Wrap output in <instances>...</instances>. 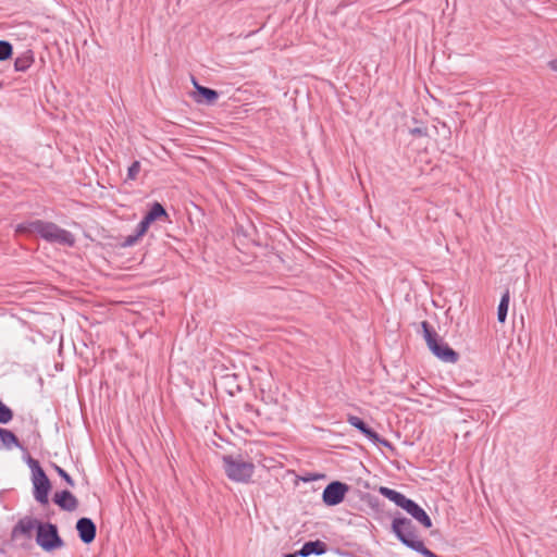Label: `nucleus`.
Here are the masks:
<instances>
[{
  "label": "nucleus",
  "instance_id": "obj_17",
  "mask_svg": "<svg viewBox=\"0 0 557 557\" xmlns=\"http://www.w3.org/2000/svg\"><path fill=\"white\" fill-rule=\"evenodd\" d=\"M34 63V55L32 51H25L15 59L14 69L17 72H25Z\"/></svg>",
  "mask_w": 557,
  "mask_h": 557
},
{
  "label": "nucleus",
  "instance_id": "obj_19",
  "mask_svg": "<svg viewBox=\"0 0 557 557\" xmlns=\"http://www.w3.org/2000/svg\"><path fill=\"white\" fill-rule=\"evenodd\" d=\"M510 301V293L508 289L503 294L498 308H497V320L500 323H504L507 318L508 307Z\"/></svg>",
  "mask_w": 557,
  "mask_h": 557
},
{
  "label": "nucleus",
  "instance_id": "obj_28",
  "mask_svg": "<svg viewBox=\"0 0 557 557\" xmlns=\"http://www.w3.org/2000/svg\"><path fill=\"white\" fill-rule=\"evenodd\" d=\"M411 134H413V135H425L426 132L423 128L416 127V128L411 129Z\"/></svg>",
  "mask_w": 557,
  "mask_h": 557
},
{
  "label": "nucleus",
  "instance_id": "obj_26",
  "mask_svg": "<svg viewBox=\"0 0 557 557\" xmlns=\"http://www.w3.org/2000/svg\"><path fill=\"white\" fill-rule=\"evenodd\" d=\"M140 238V236H137V234H133V235H128L125 237L124 242H123V246L124 247H131L133 245H135L138 239Z\"/></svg>",
  "mask_w": 557,
  "mask_h": 557
},
{
  "label": "nucleus",
  "instance_id": "obj_6",
  "mask_svg": "<svg viewBox=\"0 0 557 557\" xmlns=\"http://www.w3.org/2000/svg\"><path fill=\"white\" fill-rule=\"evenodd\" d=\"M348 491L349 486L346 483L333 481L323 491V503L327 506H336L344 500Z\"/></svg>",
  "mask_w": 557,
  "mask_h": 557
},
{
  "label": "nucleus",
  "instance_id": "obj_29",
  "mask_svg": "<svg viewBox=\"0 0 557 557\" xmlns=\"http://www.w3.org/2000/svg\"><path fill=\"white\" fill-rule=\"evenodd\" d=\"M143 221L146 222L148 225H150L156 220L153 219V216L151 214H149L147 212V214L144 216Z\"/></svg>",
  "mask_w": 557,
  "mask_h": 557
},
{
  "label": "nucleus",
  "instance_id": "obj_4",
  "mask_svg": "<svg viewBox=\"0 0 557 557\" xmlns=\"http://www.w3.org/2000/svg\"><path fill=\"white\" fill-rule=\"evenodd\" d=\"M28 465L33 472L34 498L41 505H47L51 490L50 481L37 460L29 458Z\"/></svg>",
  "mask_w": 557,
  "mask_h": 557
},
{
  "label": "nucleus",
  "instance_id": "obj_18",
  "mask_svg": "<svg viewBox=\"0 0 557 557\" xmlns=\"http://www.w3.org/2000/svg\"><path fill=\"white\" fill-rule=\"evenodd\" d=\"M193 83L197 92L205 98L206 103L211 104L219 98V94L214 89L201 86L195 79Z\"/></svg>",
  "mask_w": 557,
  "mask_h": 557
},
{
  "label": "nucleus",
  "instance_id": "obj_9",
  "mask_svg": "<svg viewBox=\"0 0 557 557\" xmlns=\"http://www.w3.org/2000/svg\"><path fill=\"white\" fill-rule=\"evenodd\" d=\"M430 350L442 361L456 363L459 359V355L448 344L444 343L441 338L433 346L430 347Z\"/></svg>",
  "mask_w": 557,
  "mask_h": 557
},
{
  "label": "nucleus",
  "instance_id": "obj_11",
  "mask_svg": "<svg viewBox=\"0 0 557 557\" xmlns=\"http://www.w3.org/2000/svg\"><path fill=\"white\" fill-rule=\"evenodd\" d=\"M52 499L54 504L65 511H74L78 507L77 498L67 490L54 493Z\"/></svg>",
  "mask_w": 557,
  "mask_h": 557
},
{
  "label": "nucleus",
  "instance_id": "obj_2",
  "mask_svg": "<svg viewBox=\"0 0 557 557\" xmlns=\"http://www.w3.org/2000/svg\"><path fill=\"white\" fill-rule=\"evenodd\" d=\"M392 531L404 545L424 557H441L426 548L424 543L418 539L416 528L410 519L405 517L395 518L392 522Z\"/></svg>",
  "mask_w": 557,
  "mask_h": 557
},
{
  "label": "nucleus",
  "instance_id": "obj_16",
  "mask_svg": "<svg viewBox=\"0 0 557 557\" xmlns=\"http://www.w3.org/2000/svg\"><path fill=\"white\" fill-rule=\"evenodd\" d=\"M13 446H20L16 435L10 430L0 428V447L11 449Z\"/></svg>",
  "mask_w": 557,
  "mask_h": 557
},
{
  "label": "nucleus",
  "instance_id": "obj_14",
  "mask_svg": "<svg viewBox=\"0 0 557 557\" xmlns=\"http://www.w3.org/2000/svg\"><path fill=\"white\" fill-rule=\"evenodd\" d=\"M379 492L381 495H383L384 497H386L387 499H389L391 502H393L395 505L403 509L406 508L410 500L404 494L386 486H381Z\"/></svg>",
  "mask_w": 557,
  "mask_h": 557
},
{
  "label": "nucleus",
  "instance_id": "obj_31",
  "mask_svg": "<svg viewBox=\"0 0 557 557\" xmlns=\"http://www.w3.org/2000/svg\"><path fill=\"white\" fill-rule=\"evenodd\" d=\"M285 557H297V554H296V553H294V554H287V555H285Z\"/></svg>",
  "mask_w": 557,
  "mask_h": 557
},
{
  "label": "nucleus",
  "instance_id": "obj_23",
  "mask_svg": "<svg viewBox=\"0 0 557 557\" xmlns=\"http://www.w3.org/2000/svg\"><path fill=\"white\" fill-rule=\"evenodd\" d=\"M148 213L151 214L154 220L162 218V216H168V213H166L164 207L159 202H154L152 205V207L150 208V210L148 211Z\"/></svg>",
  "mask_w": 557,
  "mask_h": 557
},
{
  "label": "nucleus",
  "instance_id": "obj_15",
  "mask_svg": "<svg viewBox=\"0 0 557 557\" xmlns=\"http://www.w3.org/2000/svg\"><path fill=\"white\" fill-rule=\"evenodd\" d=\"M379 492L381 495H383L384 497H386L387 499H389L391 502H393L395 505L403 509L406 508L410 500L404 494L386 486H381Z\"/></svg>",
  "mask_w": 557,
  "mask_h": 557
},
{
  "label": "nucleus",
  "instance_id": "obj_7",
  "mask_svg": "<svg viewBox=\"0 0 557 557\" xmlns=\"http://www.w3.org/2000/svg\"><path fill=\"white\" fill-rule=\"evenodd\" d=\"M348 423L356 429H358L366 437H368L373 443H380L384 446L389 447L391 444L388 441L381 438L380 435L369 428L363 420H361L357 416H349L347 419Z\"/></svg>",
  "mask_w": 557,
  "mask_h": 557
},
{
  "label": "nucleus",
  "instance_id": "obj_13",
  "mask_svg": "<svg viewBox=\"0 0 557 557\" xmlns=\"http://www.w3.org/2000/svg\"><path fill=\"white\" fill-rule=\"evenodd\" d=\"M326 550H327V545L324 542L317 540V541L306 542L296 554H297V556L308 557L312 554L323 555L326 553Z\"/></svg>",
  "mask_w": 557,
  "mask_h": 557
},
{
  "label": "nucleus",
  "instance_id": "obj_24",
  "mask_svg": "<svg viewBox=\"0 0 557 557\" xmlns=\"http://www.w3.org/2000/svg\"><path fill=\"white\" fill-rule=\"evenodd\" d=\"M53 467L55 472L67 483V485H70L71 487L75 485L71 475L63 468L57 465H54Z\"/></svg>",
  "mask_w": 557,
  "mask_h": 557
},
{
  "label": "nucleus",
  "instance_id": "obj_22",
  "mask_svg": "<svg viewBox=\"0 0 557 557\" xmlns=\"http://www.w3.org/2000/svg\"><path fill=\"white\" fill-rule=\"evenodd\" d=\"M12 55V45L9 41L0 40V61L8 60Z\"/></svg>",
  "mask_w": 557,
  "mask_h": 557
},
{
  "label": "nucleus",
  "instance_id": "obj_12",
  "mask_svg": "<svg viewBox=\"0 0 557 557\" xmlns=\"http://www.w3.org/2000/svg\"><path fill=\"white\" fill-rule=\"evenodd\" d=\"M404 510H406L413 519H416L424 528L430 529L432 527L431 518L428 516L424 509L412 499L409 500L408 505Z\"/></svg>",
  "mask_w": 557,
  "mask_h": 557
},
{
  "label": "nucleus",
  "instance_id": "obj_27",
  "mask_svg": "<svg viewBox=\"0 0 557 557\" xmlns=\"http://www.w3.org/2000/svg\"><path fill=\"white\" fill-rule=\"evenodd\" d=\"M148 228H149V225L141 220L137 225L135 233L137 234V236L143 237L146 234V232L148 231Z\"/></svg>",
  "mask_w": 557,
  "mask_h": 557
},
{
  "label": "nucleus",
  "instance_id": "obj_3",
  "mask_svg": "<svg viewBox=\"0 0 557 557\" xmlns=\"http://www.w3.org/2000/svg\"><path fill=\"white\" fill-rule=\"evenodd\" d=\"M222 461L225 474L230 480L239 483L250 482L255 472L252 462L244 460L240 455H224Z\"/></svg>",
  "mask_w": 557,
  "mask_h": 557
},
{
  "label": "nucleus",
  "instance_id": "obj_5",
  "mask_svg": "<svg viewBox=\"0 0 557 557\" xmlns=\"http://www.w3.org/2000/svg\"><path fill=\"white\" fill-rule=\"evenodd\" d=\"M36 543L46 552H52L64 546V541L58 532V527L50 522L38 524Z\"/></svg>",
  "mask_w": 557,
  "mask_h": 557
},
{
  "label": "nucleus",
  "instance_id": "obj_30",
  "mask_svg": "<svg viewBox=\"0 0 557 557\" xmlns=\"http://www.w3.org/2000/svg\"><path fill=\"white\" fill-rule=\"evenodd\" d=\"M548 65H549V67H550L553 71L557 72V59L552 60V61L548 63Z\"/></svg>",
  "mask_w": 557,
  "mask_h": 557
},
{
  "label": "nucleus",
  "instance_id": "obj_10",
  "mask_svg": "<svg viewBox=\"0 0 557 557\" xmlns=\"http://www.w3.org/2000/svg\"><path fill=\"white\" fill-rule=\"evenodd\" d=\"M38 524H41V522L37 519L25 517L13 528L12 536L17 537L18 535H24L25 537L30 539L34 529L38 530Z\"/></svg>",
  "mask_w": 557,
  "mask_h": 557
},
{
  "label": "nucleus",
  "instance_id": "obj_25",
  "mask_svg": "<svg viewBox=\"0 0 557 557\" xmlns=\"http://www.w3.org/2000/svg\"><path fill=\"white\" fill-rule=\"evenodd\" d=\"M140 171V163L139 161H134L131 166L128 168V171H127V178L128 180H136L138 173Z\"/></svg>",
  "mask_w": 557,
  "mask_h": 557
},
{
  "label": "nucleus",
  "instance_id": "obj_1",
  "mask_svg": "<svg viewBox=\"0 0 557 557\" xmlns=\"http://www.w3.org/2000/svg\"><path fill=\"white\" fill-rule=\"evenodd\" d=\"M16 233H35L50 244H58L66 247H73L75 244V237L71 232L60 227L53 222L42 220L21 223L16 226Z\"/></svg>",
  "mask_w": 557,
  "mask_h": 557
},
{
  "label": "nucleus",
  "instance_id": "obj_8",
  "mask_svg": "<svg viewBox=\"0 0 557 557\" xmlns=\"http://www.w3.org/2000/svg\"><path fill=\"white\" fill-rule=\"evenodd\" d=\"M76 530L81 541L90 544L96 539L97 527L90 518L83 517L76 522Z\"/></svg>",
  "mask_w": 557,
  "mask_h": 557
},
{
  "label": "nucleus",
  "instance_id": "obj_20",
  "mask_svg": "<svg viewBox=\"0 0 557 557\" xmlns=\"http://www.w3.org/2000/svg\"><path fill=\"white\" fill-rule=\"evenodd\" d=\"M421 326H422V330H423V335H424V339L428 344V347L430 348L431 346H433L436 342H438V334L433 330V327L429 324V322L426 321H423L421 323Z\"/></svg>",
  "mask_w": 557,
  "mask_h": 557
},
{
  "label": "nucleus",
  "instance_id": "obj_21",
  "mask_svg": "<svg viewBox=\"0 0 557 557\" xmlns=\"http://www.w3.org/2000/svg\"><path fill=\"white\" fill-rule=\"evenodd\" d=\"M13 418V411L0 400V423L7 424Z\"/></svg>",
  "mask_w": 557,
  "mask_h": 557
}]
</instances>
